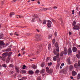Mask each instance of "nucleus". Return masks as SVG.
Wrapping results in <instances>:
<instances>
[{
    "mask_svg": "<svg viewBox=\"0 0 80 80\" xmlns=\"http://www.w3.org/2000/svg\"><path fill=\"white\" fill-rule=\"evenodd\" d=\"M59 55H60L59 53H58L56 55L57 56H55L53 57V60L54 61H56V60H57V62H60V58H59Z\"/></svg>",
    "mask_w": 80,
    "mask_h": 80,
    "instance_id": "obj_1",
    "label": "nucleus"
},
{
    "mask_svg": "<svg viewBox=\"0 0 80 80\" xmlns=\"http://www.w3.org/2000/svg\"><path fill=\"white\" fill-rule=\"evenodd\" d=\"M67 49H64V51H62L61 52L60 54V57H63V54H64V55H67Z\"/></svg>",
    "mask_w": 80,
    "mask_h": 80,
    "instance_id": "obj_2",
    "label": "nucleus"
},
{
    "mask_svg": "<svg viewBox=\"0 0 80 80\" xmlns=\"http://www.w3.org/2000/svg\"><path fill=\"white\" fill-rule=\"evenodd\" d=\"M46 72H48V73H52L53 72V69H49V68L48 67H46Z\"/></svg>",
    "mask_w": 80,
    "mask_h": 80,
    "instance_id": "obj_3",
    "label": "nucleus"
},
{
    "mask_svg": "<svg viewBox=\"0 0 80 80\" xmlns=\"http://www.w3.org/2000/svg\"><path fill=\"white\" fill-rule=\"evenodd\" d=\"M55 47H56V49L58 53L59 52V47H58V42H56L55 44Z\"/></svg>",
    "mask_w": 80,
    "mask_h": 80,
    "instance_id": "obj_4",
    "label": "nucleus"
},
{
    "mask_svg": "<svg viewBox=\"0 0 80 80\" xmlns=\"http://www.w3.org/2000/svg\"><path fill=\"white\" fill-rule=\"evenodd\" d=\"M48 23L47 24V26L49 28L51 27V24H52V22L49 20H48L47 21Z\"/></svg>",
    "mask_w": 80,
    "mask_h": 80,
    "instance_id": "obj_5",
    "label": "nucleus"
},
{
    "mask_svg": "<svg viewBox=\"0 0 80 80\" xmlns=\"http://www.w3.org/2000/svg\"><path fill=\"white\" fill-rule=\"evenodd\" d=\"M74 67L76 68H78V67H80V61H78V64L77 63H75L74 64Z\"/></svg>",
    "mask_w": 80,
    "mask_h": 80,
    "instance_id": "obj_6",
    "label": "nucleus"
},
{
    "mask_svg": "<svg viewBox=\"0 0 80 80\" xmlns=\"http://www.w3.org/2000/svg\"><path fill=\"white\" fill-rule=\"evenodd\" d=\"M36 38L37 40H40V34H37L36 36Z\"/></svg>",
    "mask_w": 80,
    "mask_h": 80,
    "instance_id": "obj_7",
    "label": "nucleus"
},
{
    "mask_svg": "<svg viewBox=\"0 0 80 80\" xmlns=\"http://www.w3.org/2000/svg\"><path fill=\"white\" fill-rule=\"evenodd\" d=\"M15 68L16 69V70L18 73H19L20 72V71L19 70V68L17 67V66H15Z\"/></svg>",
    "mask_w": 80,
    "mask_h": 80,
    "instance_id": "obj_8",
    "label": "nucleus"
},
{
    "mask_svg": "<svg viewBox=\"0 0 80 80\" xmlns=\"http://www.w3.org/2000/svg\"><path fill=\"white\" fill-rule=\"evenodd\" d=\"M68 55H70L71 53H72V49H71V48H69L68 49Z\"/></svg>",
    "mask_w": 80,
    "mask_h": 80,
    "instance_id": "obj_9",
    "label": "nucleus"
},
{
    "mask_svg": "<svg viewBox=\"0 0 80 80\" xmlns=\"http://www.w3.org/2000/svg\"><path fill=\"white\" fill-rule=\"evenodd\" d=\"M72 76H75V75H77V72L75 71H72Z\"/></svg>",
    "mask_w": 80,
    "mask_h": 80,
    "instance_id": "obj_10",
    "label": "nucleus"
},
{
    "mask_svg": "<svg viewBox=\"0 0 80 80\" xmlns=\"http://www.w3.org/2000/svg\"><path fill=\"white\" fill-rule=\"evenodd\" d=\"M73 68V66L71 65L69 66V69L70 71H72Z\"/></svg>",
    "mask_w": 80,
    "mask_h": 80,
    "instance_id": "obj_11",
    "label": "nucleus"
},
{
    "mask_svg": "<svg viewBox=\"0 0 80 80\" xmlns=\"http://www.w3.org/2000/svg\"><path fill=\"white\" fill-rule=\"evenodd\" d=\"M7 55V53H4L2 55V57L3 58H5Z\"/></svg>",
    "mask_w": 80,
    "mask_h": 80,
    "instance_id": "obj_12",
    "label": "nucleus"
},
{
    "mask_svg": "<svg viewBox=\"0 0 80 80\" xmlns=\"http://www.w3.org/2000/svg\"><path fill=\"white\" fill-rule=\"evenodd\" d=\"M72 51L73 52H76L77 51V49L75 47H74L72 48Z\"/></svg>",
    "mask_w": 80,
    "mask_h": 80,
    "instance_id": "obj_13",
    "label": "nucleus"
},
{
    "mask_svg": "<svg viewBox=\"0 0 80 80\" xmlns=\"http://www.w3.org/2000/svg\"><path fill=\"white\" fill-rule=\"evenodd\" d=\"M5 44L3 43V42L2 41H0V45H4Z\"/></svg>",
    "mask_w": 80,
    "mask_h": 80,
    "instance_id": "obj_14",
    "label": "nucleus"
},
{
    "mask_svg": "<svg viewBox=\"0 0 80 80\" xmlns=\"http://www.w3.org/2000/svg\"><path fill=\"white\" fill-rule=\"evenodd\" d=\"M29 74H30L31 75H32L33 73V71H31L30 70L28 71Z\"/></svg>",
    "mask_w": 80,
    "mask_h": 80,
    "instance_id": "obj_15",
    "label": "nucleus"
},
{
    "mask_svg": "<svg viewBox=\"0 0 80 80\" xmlns=\"http://www.w3.org/2000/svg\"><path fill=\"white\" fill-rule=\"evenodd\" d=\"M15 14V13L14 12H11L10 13V16L11 17H12V15H13Z\"/></svg>",
    "mask_w": 80,
    "mask_h": 80,
    "instance_id": "obj_16",
    "label": "nucleus"
},
{
    "mask_svg": "<svg viewBox=\"0 0 80 80\" xmlns=\"http://www.w3.org/2000/svg\"><path fill=\"white\" fill-rule=\"evenodd\" d=\"M63 66H64V63H62L61 65V66H60V68L61 69L62 68V67H63Z\"/></svg>",
    "mask_w": 80,
    "mask_h": 80,
    "instance_id": "obj_17",
    "label": "nucleus"
},
{
    "mask_svg": "<svg viewBox=\"0 0 80 80\" xmlns=\"http://www.w3.org/2000/svg\"><path fill=\"white\" fill-rule=\"evenodd\" d=\"M31 67L32 68H33L34 69H35V68H37V67H36V66H35V65H32L31 66Z\"/></svg>",
    "mask_w": 80,
    "mask_h": 80,
    "instance_id": "obj_18",
    "label": "nucleus"
},
{
    "mask_svg": "<svg viewBox=\"0 0 80 80\" xmlns=\"http://www.w3.org/2000/svg\"><path fill=\"white\" fill-rule=\"evenodd\" d=\"M21 71L22 72V74H23V73H26L27 72V71L24 70H22Z\"/></svg>",
    "mask_w": 80,
    "mask_h": 80,
    "instance_id": "obj_19",
    "label": "nucleus"
},
{
    "mask_svg": "<svg viewBox=\"0 0 80 80\" xmlns=\"http://www.w3.org/2000/svg\"><path fill=\"white\" fill-rule=\"evenodd\" d=\"M11 50V49L10 48L7 49L6 50V52H10Z\"/></svg>",
    "mask_w": 80,
    "mask_h": 80,
    "instance_id": "obj_20",
    "label": "nucleus"
},
{
    "mask_svg": "<svg viewBox=\"0 0 80 80\" xmlns=\"http://www.w3.org/2000/svg\"><path fill=\"white\" fill-rule=\"evenodd\" d=\"M2 66L4 68H7V65L5 64H2Z\"/></svg>",
    "mask_w": 80,
    "mask_h": 80,
    "instance_id": "obj_21",
    "label": "nucleus"
},
{
    "mask_svg": "<svg viewBox=\"0 0 80 80\" xmlns=\"http://www.w3.org/2000/svg\"><path fill=\"white\" fill-rule=\"evenodd\" d=\"M45 72V70L44 69H42L40 73H43Z\"/></svg>",
    "mask_w": 80,
    "mask_h": 80,
    "instance_id": "obj_22",
    "label": "nucleus"
},
{
    "mask_svg": "<svg viewBox=\"0 0 80 80\" xmlns=\"http://www.w3.org/2000/svg\"><path fill=\"white\" fill-rule=\"evenodd\" d=\"M77 78L78 80H79L80 78V74H78L77 76Z\"/></svg>",
    "mask_w": 80,
    "mask_h": 80,
    "instance_id": "obj_23",
    "label": "nucleus"
},
{
    "mask_svg": "<svg viewBox=\"0 0 80 80\" xmlns=\"http://www.w3.org/2000/svg\"><path fill=\"white\" fill-rule=\"evenodd\" d=\"M46 22H47V21L45 20H44L43 21V22L42 23V24H43L44 25H45L46 24Z\"/></svg>",
    "mask_w": 80,
    "mask_h": 80,
    "instance_id": "obj_24",
    "label": "nucleus"
},
{
    "mask_svg": "<svg viewBox=\"0 0 80 80\" xmlns=\"http://www.w3.org/2000/svg\"><path fill=\"white\" fill-rule=\"evenodd\" d=\"M40 52H41V50H40V49H39L37 51V54H38Z\"/></svg>",
    "mask_w": 80,
    "mask_h": 80,
    "instance_id": "obj_25",
    "label": "nucleus"
},
{
    "mask_svg": "<svg viewBox=\"0 0 80 80\" xmlns=\"http://www.w3.org/2000/svg\"><path fill=\"white\" fill-rule=\"evenodd\" d=\"M52 64V62H50V63H48V66H51Z\"/></svg>",
    "mask_w": 80,
    "mask_h": 80,
    "instance_id": "obj_26",
    "label": "nucleus"
},
{
    "mask_svg": "<svg viewBox=\"0 0 80 80\" xmlns=\"http://www.w3.org/2000/svg\"><path fill=\"white\" fill-rule=\"evenodd\" d=\"M9 67H13V65L12 64H11L9 65Z\"/></svg>",
    "mask_w": 80,
    "mask_h": 80,
    "instance_id": "obj_27",
    "label": "nucleus"
},
{
    "mask_svg": "<svg viewBox=\"0 0 80 80\" xmlns=\"http://www.w3.org/2000/svg\"><path fill=\"white\" fill-rule=\"evenodd\" d=\"M14 35H15L17 36L18 37L19 36V34H17V32H16L14 33Z\"/></svg>",
    "mask_w": 80,
    "mask_h": 80,
    "instance_id": "obj_28",
    "label": "nucleus"
},
{
    "mask_svg": "<svg viewBox=\"0 0 80 80\" xmlns=\"http://www.w3.org/2000/svg\"><path fill=\"white\" fill-rule=\"evenodd\" d=\"M50 48H51V45H50V44H49L48 49L49 50H50Z\"/></svg>",
    "mask_w": 80,
    "mask_h": 80,
    "instance_id": "obj_29",
    "label": "nucleus"
},
{
    "mask_svg": "<svg viewBox=\"0 0 80 80\" xmlns=\"http://www.w3.org/2000/svg\"><path fill=\"white\" fill-rule=\"evenodd\" d=\"M52 34H51L49 36H48L49 39H50L51 38H52Z\"/></svg>",
    "mask_w": 80,
    "mask_h": 80,
    "instance_id": "obj_30",
    "label": "nucleus"
},
{
    "mask_svg": "<svg viewBox=\"0 0 80 80\" xmlns=\"http://www.w3.org/2000/svg\"><path fill=\"white\" fill-rule=\"evenodd\" d=\"M3 37V34L0 35V39L1 38H2Z\"/></svg>",
    "mask_w": 80,
    "mask_h": 80,
    "instance_id": "obj_31",
    "label": "nucleus"
},
{
    "mask_svg": "<svg viewBox=\"0 0 80 80\" xmlns=\"http://www.w3.org/2000/svg\"><path fill=\"white\" fill-rule=\"evenodd\" d=\"M18 16L19 17V18H23V17L22 16H21L20 15H17V16Z\"/></svg>",
    "mask_w": 80,
    "mask_h": 80,
    "instance_id": "obj_32",
    "label": "nucleus"
},
{
    "mask_svg": "<svg viewBox=\"0 0 80 80\" xmlns=\"http://www.w3.org/2000/svg\"><path fill=\"white\" fill-rule=\"evenodd\" d=\"M22 79H19V80H25V79H26V77H24L23 78H22Z\"/></svg>",
    "mask_w": 80,
    "mask_h": 80,
    "instance_id": "obj_33",
    "label": "nucleus"
},
{
    "mask_svg": "<svg viewBox=\"0 0 80 80\" xmlns=\"http://www.w3.org/2000/svg\"><path fill=\"white\" fill-rule=\"evenodd\" d=\"M39 72H40V71H39V70H36V71H35V72L37 73H38Z\"/></svg>",
    "mask_w": 80,
    "mask_h": 80,
    "instance_id": "obj_34",
    "label": "nucleus"
},
{
    "mask_svg": "<svg viewBox=\"0 0 80 80\" xmlns=\"http://www.w3.org/2000/svg\"><path fill=\"white\" fill-rule=\"evenodd\" d=\"M44 65L45 64H44V63H42L41 64V67H44Z\"/></svg>",
    "mask_w": 80,
    "mask_h": 80,
    "instance_id": "obj_35",
    "label": "nucleus"
},
{
    "mask_svg": "<svg viewBox=\"0 0 80 80\" xmlns=\"http://www.w3.org/2000/svg\"><path fill=\"white\" fill-rule=\"evenodd\" d=\"M41 10H44V11H47V9L46 8H44L42 9H41Z\"/></svg>",
    "mask_w": 80,
    "mask_h": 80,
    "instance_id": "obj_36",
    "label": "nucleus"
},
{
    "mask_svg": "<svg viewBox=\"0 0 80 80\" xmlns=\"http://www.w3.org/2000/svg\"><path fill=\"white\" fill-rule=\"evenodd\" d=\"M76 56H77V58H80V56L78 54H77Z\"/></svg>",
    "mask_w": 80,
    "mask_h": 80,
    "instance_id": "obj_37",
    "label": "nucleus"
},
{
    "mask_svg": "<svg viewBox=\"0 0 80 80\" xmlns=\"http://www.w3.org/2000/svg\"><path fill=\"white\" fill-rule=\"evenodd\" d=\"M75 23H76V22L75 21H74L73 22L72 25L73 26L75 25Z\"/></svg>",
    "mask_w": 80,
    "mask_h": 80,
    "instance_id": "obj_38",
    "label": "nucleus"
},
{
    "mask_svg": "<svg viewBox=\"0 0 80 80\" xmlns=\"http://www.w3.org/2000/svg\"><path fill=\"white\" fill-rule=\"evenodd\" d=\"M55 39H53L52 40V43H53V44H54V43H55Z\"/></svg>",
    "mask_w": 80,
    "mask_h": 80,
    "instance_id": "obj_39",
    "label": "nucleus"
},
{
    "mask_svg": "<svg viewBox=\"0 0 80 80\" xmlns=\"http://www.w3.org/2000/svg\"><path fill=\"white\" fill-rule=\"evenodd\" d=\"M25 68H27V66H25V65H24L23 66V68H22L23 69H25Z\"/></svg>",
    "mask_w": 80,
    "mask_h": 80,
    "instance_id": "obj_40",
    "label": "nucleus"
},
{
    "mask_svg": "<svg viewBox=\"0 0 80 80\" xmlns=\"http://www.w3.org/2000/svg\"><path fill=\"white\" fill-rule=\"evenodd\" d=\"M2 60H3V61H5V59L4 58H3L2 57Z\"/></svg>",
    "mask_w": 80,
    "mask_h": 80,
    "instance_id": "obj_41",
    "label": "nucleus"
},
{
    "mask_svg": "<svg viewBox=\"0 0 80 80\" xmlns=\"http://www.w3.org/2000/svg\"><path fill=\"white\" fill-rule=\"evenodd\" d=\"M68 62L69 63V65H70V59H68Z\"/></svg>",
    "mask_w": 80,
    "mask_h": 80,
    "instance_id": "obj_42",
    "label": "nucleus"
},
{
    "mask_svg": "<svg viewBox=\"0 0 80 80\" xmlns=\"http://www.w3.org/2000/svg\"><path fill=\"white\" fill-rule=\"evenodd\" d=\"M38 48H41L42 47V45H40L38 46Z\"/></svg>",
    "mask_w": 80,
    "mask_h": 80,
    "instance_id": "obj_43",
    "label": "nucleus"
},
{
    "mask_svg": "<svg viewBox=\"0 0 80 80\" xmlns=\"http://www.w3.org/2000/svg\"><path fill=\"white\" fill-rule=\"evenodd\" d=\"M32 22H35V18H32Z\"/></svg>",
    "mask_w": 80,
    "mask_h": 80,
    "instance_id": "obj_44",
    "label": "nucleus"
},
{
    "mask_svg": "<svg viewBox=\"0 0 80 80\" xmlns=\"http://www.w3.org/2000/svg\"><path fill=\"white\" fill-rule=\"evenodd\" d=\"M60 64L59 63H58L57 65V67L58 68L59 67H60Z\"/></svg>",
    "mask_w": 80,
    "mask_h": 80,
    "instance_id": "obj_45",
    "label": "nucleus"
},
{
    "mask_svg": "<svg viewBox=\"0 0 80 80\" xmlns=\"http://www.w3.org/2000/svg\"><path fill=\"white\" fill-rule=\"evenodd\" d=\"M51 20H52V21L53 22H55V20L53 19H51Z\"/></svg>",
    "mask_w": 80,
    "mask_h": 80,
    "instance_id": "obj_46",
    "label": "nucleus"
},
{
    "mask_svg": "<svg viewBox=\"0 0 80 80\" xmlns=\"http://www.w3.org/2000/svg\"><path fill=\"white\" fill-rule=\"evenodd\" d=\"M54 53L55 55H57V52H56V51H54Z\"/></svg>",
    "mask_w": 80,
    "mask_h": 80,
    "instance_id": "obj_47",
    "label": "nucleus"
},
{
    "mask_svg": "<svg viewBox=\"0 0 80 80\" xmlns=\"http://www.w3.org/2000/svg\"><path fill=\"white\" fill-rule=\"evenodd\" d=\"M6 62L7 63H8V62H9V60L7 59L6 61Z\"/></svg>",
    "mask_w": 80,
    "mask_h": 80,
    "instance_id": "obj_48",
    "label": "nucleus"
},
{
    "mask_svg": "<svg viewBox=\"0 0 80 80\" xmlns=\"http://www.w3.org/2000/svg\"><path fill=\"white\" fill-rule=\"evenodd\" d=\"M9 57L10 56H11V55H12V52H10L9 53Z\"/></svg>",
    "mask_w": 80,
    "mask_h": 80,
    "instance_id": "obj_49",
    "label": "nucleus"
},
{
    "mask_svg": "<svg viewBox=\"0 0 80 80\" xmlns=\"http://www.w3.org/2000/svg\"><path fill=\"white\" fill-rule=\"evenodd\" d=\"M26 35H28H28H31L29 33H27Z\"/></svg>",
    "mask_w": 80,
    "mask_h": 80,
    "instance_id": "obj_50",
    "label": "nucleus"
},
{
    "mask_svg": "<svg viewBox=\"0 0 80 80\" xmlns=\"http://www.w3.org/2000/svg\"><path fill=\"white\" fill-rule=\"evenodd\" d=\"M17 0H13L12 1V2L13 3H14V2H16L17 1Z\"/></svg>",
    "mask_w": 80,
    "mask_h": 80,
    "instance_id": "obj_51",
    "label": "nucleus"
},
{
    "mask_svg": "<svg viewBox=\"0 0 80 80\" xmlns=\"http://www.w3.org/2000/svg\"><path fill=\"white\" fill-rule=\"evenodd\" d=\"M50 59V57H48L47 58V60H48Z\"/></svg>",
    "mask_w": 80,
    "mask_h": 80,
    "instance_id": "obj_52",
    "label": "nucleus"
},
{
    "mask_svg": "<svg viewBox=\"0 0 80 80\" xmlns=\"http://www.w3.org/2000/svg\"><path fill=\"white\" fill-rule=\"evenodd\" d=\"M72 14H74V12H75V11L74 10H72Z\"/></svg>",
    "mask_w": 80,
    "mask_h": 80,
    "instance_id": "obj_53",
    "label": "nucleus"
},
{
    "mask_svg": "<svg viewBox=\"0 0 80 80\" xmlns=\"http://www.w3.org/2000/svg\"><path fill=\"white\" fill-rule=\"evenodd\" d=\"M49 10H52V8H51V7H50L49 8Z\"/></svg>",
    "mask_w": 80,
    "mask_h": 80,
    "instance_id": "obj_54",
    "label": "nucleus"
},
{
    "mask_svg": "<svg viewBox=\"0 0 80 80\" xmlns=\"http://www.w3.org/2000/svg\"><path fill=\"white\" fill-rule=\"evenodd\" d=\"M69 35H72V32H69Z\"/></svg>",
    "mask_w": 80,
    "mask_h": 80,
    "instance_id": "obj_55",
    "label": "nucleus"
},
{
    "mask_svg": "<svg viewBox=\"0 0 80 80\" xmlns=\"http://www.w3.org/2000/svg\"><path fill=\"white\" fill-rule=\"evenodd\" d=\"M36 31H37V32H40V30H39L38 29H37Z\"/></svg>",
    "mask_w": 80,
    "mask_h": 80,
    "instance_id": "obj_56",
    "label": "nucleus"
},
{
    "mask_svg": "<svg viewBox=\"0 0 80 80\" xmlns=\"http://www.w3.org/2000/svg\"><path fill=\"white\" fill-rule=\"evenodd\" d=\"M54 35H55V37H56V36H57V32H55Z\"/></svg>",
    "mask_w": 80,
    "mask_h": 80,
    "instance_id": "obj_57",
    "label": "nucleus"
},
{
    "mask_svg": "<svg viewBox=\"0 0 80 80\" xmlns=\"http://www.w3.org/2000/svg\"><path fill=\"white\" fill-rule=\"evenodd\" d=\"M2 68V66L0 65V70H1Z\"/></svg>",
    "mask_w": 80,
    "mask_h": 80,
    "instance_id": "obj_58",
    "label": "nucleus"
},
{
    "mask_svg": "<svg viewBox=\"0 0 80 80\" xmlns=\"http://www.w3.org/2000/svg\"><path fill=\"white\" fill-rule=\"evenodd\" d=\"M24 49L25 48H22V49L21 50H22V51H23Z\"/></svg>",
    "mask_w": 80,
    "mask_h": 80,
    "instance_id": "obj_59",
    "label": "nucleus"
},
{
    "mask_svg": "<svg viewBox=\"0 0 80 80\" xmlns=\"http://www.w3.org/2000/svg\"><path fill=\"white\" fill-rule=\"evenodd\" d=\"M62 72H63V73H64V72H65V70H64V69L62 70Z\"/></svg>",
    "mask_w": 80,
    "mask_h": 80,
    "instance_id": "obj_60",
    "label": "nucleus"
},
{
    "mask_svg": "<svg viewBox=\"0 0 80 80\" xmlns=\"http://www.w3.org/2000/svg\"><path fill=\"white\" fill-rule=\"evenodd\" d=\"M11 74H13V71H11Z\"/></svg>",
    "mask_w": 80,
    "mask_h": 80,
    "instance_id": "obj_61",
    "label": "nucleus"
},
{
    "mask_svg": "<svg viewBox=\"0 0 80 80\" xmlns=\"http://www.w3.org/2000/svg\"><path fill=\"white\" fill-rule=\"evenodd\" d=\"M53 8H55V9L57 8V7H56V6H55Z\"/></svg>",
    "mask_w": 80,
    "mask_h": 80,
    "instance_id": "obj_62",
    "label": "nucleus"
},
{
    "mask_svg": "<svg viewBox=\"0 0 80 80\" xmlns=\"http://www.w3.org/2000/svg\"><path fill=\"white\" fill-rule=\"evenodd\" d=\"M46 10H49V8H46Z\"/></svg>",
    "mask_w": 80,
    "mask_h": 80,
    "instance_id": "obj_63",
    "label": "nucleus"
},
{
    "mask_svg": "<svg viewBox=\"0 0 80 80\" xmlns=\"http://www.w3.org/2000/svg\"><path fill=\"white\" fill-rule=\"evenodd\" d=\"M78 15H80V11H79V12Z\"/></svg>",
    "mask_w": 80,
    "mask_h": 80,
    "instance_id": "obj_64",
    "label": "nucleus"
}]
</instances>
